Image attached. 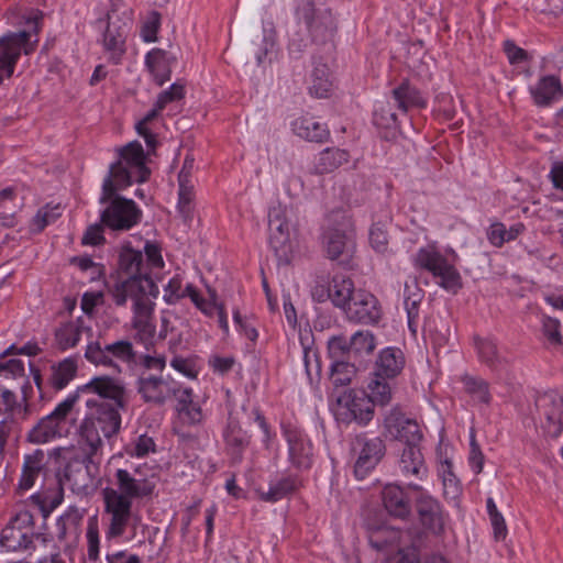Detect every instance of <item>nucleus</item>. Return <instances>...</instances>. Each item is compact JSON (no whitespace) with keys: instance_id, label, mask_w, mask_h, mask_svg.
Returning <instances> with one entry per match:
<instances>
[{"instance_id":"f257e3e1","label":"nucleus","mask_w":563,"mask_h":563,"mask_svg":"<svg viewBox=\"0 0 563 563\" xmlns=\"http://www.w3.org/2000/svg\"><path fill=\"white\" fill-rule=\"evenodd\" d=\"M150 147L145 153L141 143H126L117 150L119 159L110 165L109 173L102 184L100 203H108L101 212V222L115 231H128L136 225L142 211L132 199L115 195L118 190L129 187L133 181L145 183L151 170L146 166L151 151L158 143H146Z\"/></svg>"},{"instance_id":"f03ea898","label":"nucleus","mask_w":563,"mask_h":563,"mask_svg":"<svg viewBox=\"0 0 563 563\" xmlns=\"http://www.w3.org/2000/svg\"><path fill=\"white\" fill-rule=\"evenodd\" d=\"M155 483L144 476L139 468H118L113 474V486L102 490L106 538H121L129 526L136 527L140 516L133 511L134 500L153 495Z\"/></svg>"},{"instance_id":"7ed1b4c3","label":"nucleus","mask_w":563,"mask_h":563,"mask_svg":"<svg viewBox=\"0 0 563 563\" xmlns=\"http://www.w3.org/2000/svg\"><path fill=\"white\" fill-rule=\"evenodd\" d=\"M157 286L153 279H131L117 283L110 290L117 306H124L130 298L133 301L132 328L135 330L134 339L148 351L154 346L156 325L154 323V302L150 296H156Z\"/></svg>"},{"instance_id":"20e7f679","label":"nucleus","mask_w":563,"mask_h":563,"mask_svg":"<svg viewBox=\"0 0 563 563\" xmlns=\"http://www.w3.org/2000/svg\"><path fill=\"white\" fill-rule=\"evenodd\" d=\"M86 406L89 412L79 427V444L99 453L103 446L100 434L109 439L120 431V410L123 409L110 401L95 399H88Z\"/></svg>"},{"instance_id":"39448f33","label":"nucleus","mask_w":563,"mask_h":563,"mask_svg":"<svg viewBox=\"0 0 563 563\" xmlns=\"http://www.w3.org/2000/svg\"><path fill=\"white\" fill-rule=\"evenodd\" d=\"M85 456L69 461L58 478L57 488L53 495H36L42 511L47 515L53 511L63 500L62 484L67 483L74 492H82L92 486L99 471L98 453H92L90 448L85 445Z\"/></svg>"},{"instance_id":"423d86ee","label":"nucleus","mask_w":563,"mask_h":563,"mask_svg":"<svg viewBox=\"0 0 563 563\" xmlns=\"http://www.w3.org/2000/svg\"><path fill=\"white\" fill-rule=\"evenodd\" d=\"M131 26V13L125 10L123 0H110L101 34V45L110 63L121 64L126 53V38Z\"/></svg>"},{"instance_id":"0eeeda50","label":"nucleus","mask_w":563,"mask_h":563,"mask_svg":"<svg viewBox=\"0 0 563 563\" xmlns=\"http://www.w3.org/2000/svg\"><path fill=\"white\" fill-rule=\"evenodd\" d=\"M322 247L325 256L344 267L352 266L355 252L354 231L349 218L342 216L334 225H329L322 233Z\"/></svg>"},{"instance_id":"6e6552de","label":"nucleus","mask_w":563,"mask_h":563,"mask_svg":"<svg viewBox=\"0 0 563 563\" xmlns=\"http://www.w3.org/2000/svg\"><path fill=\"white\" fill-rule=\"evenodd\" d=\"M407 487L416 493L413 509L420 527L428 533L441 536L449 517L441 501L416 482H408Z\"/></svg>"},{"instance_id":"1a4fd4ad","label":"nucleus","mask_w":563,"mask_h":563,"mask_svg":"<svg viewBox=\"0 0 563 563\" xmlns=\"http://www.w3.org/2000/svg\"><path fill=\"white\" fill-rule=\"evenodd\" d=\"M373 401L362 389H347L336 397L334 416L343 424L367 426L374 417Z\"/></svg>"},{"instance_id":"9d476101","label":"nucleus","mask_w":563,"mask_h":563,"mask_svg":"<svg viewBox=\"0 0 563 563\" xmlns=\"http://www.w3.org/2000/svg\"><path fill=\"white\" fill-rule=\"evenodd\" d=\"M415 265L423 268L435 278L439 285L453 294L462 288V278L459 271L449 261L431 246L421 247L413 257Z\"/></svg>"},{"instance_id":"9b49d317","label":"nucleus","mask_w":563,"mask_h":563,"mask_svg":"<svg viewBox=\"0 0 563 563\" xmlns=\"http://www.w3.org/2000/svg\"><path fill=\"white\" fill-rule=\"evenodd\" d=\"M299 26L310 36L316 44H324L332 40L336 31L335 19L330 9H316L313 2L308 1L297 11Z\"/></svg>"},{"instance_id":"f8f14e48","label":"nucleus","mask_w":563,"mask_h":563,"mask_svg":"<svg viewBox=\"0 0 563 563\" xmlns=\"http://www.w3.org/2000/svg\"><path fill=\"white\" fill-rule=\"evenodd\" d=\"M135 387L145 404L161 407L168 400L176 399L184 386L170 375L142 374Z\"/></svg>"},{"instance_id":"ddd939ff","label":"nucleus","mask_w":563,"mask_h":563,"mask_svg":"<svg viewBox=\"0 0 563 563\" xmlns=\"http://www.w3.org/2000/svg\"><path fill=\"white\" fill-rule=\"evenodd\" d=\"M85 357L96 366L119 369L117 361L122 363L134 362L136 352L129 340H119L104 345L99 341H89L85 350Z\"/></svg>"},{"instance_id":"4468645a","label":"nucleus","mask_w":563,"mask_h":563,"mask_svg":"<svg viewBox=\"0 0 563 563\" xmlns=\"http://www.w3.org/2000/svg\"><path fill=\"white\" fill-rule=\"evenodd\" d=\"M78 400L77 394H70L59 402L47 416L43 417L27 433V440L32 443H46L60 435L62 424L73 410Z\"/></svg>"},{"instance_id":"2eb2a0df","label":"nucleus","mask_w":563,"mask_h":563,"mask_svg":"<svg viewBox=\"0 0 563 563\" xmlns=\"http://www.w3.org/2000/svg\"><path fill=\"white\" fill-rule=\"evenodd\" d=\"M352 451L357 454L354 473L356 477L363 478L384 456L385 444L378 437L367 438L366 434H360L352 442Z\"/></svg>"},{"instance_id":"dca6fc26","label":"nucleus","mask_w":563,"mask_h":563,"mask_svg":"<svg viewBox=\"0 0 563 563\" xmlns=\"http://www.w3.org/2000/svg\"><path fill=\"white\" fill-rule=\"evenodd\" d=\"M89 393L98 395L103 400L115 404L125 409L129 404L128 393L124 385L110 376L93 377L90 382L79 387L75 394ZM79 397V395H77Z\"/></svg>"},{"instance_id":"f3484780","label":"nucleus","mask_w":563,"mask_h":563,"mask_svg":"<svg viewBox=\"0 0 563 563\" xmlns=\"http://www.w3.org/2000/svg\"><path fill=\"white\" fill-rule=\"evenodd\" d=\"M344 311L349 320L363 324L376 323L382 317L377 298L364 289L356 290Z\"/></svg>"},{"instance_id":"a211bd4d","label":"nucleus","mask_w":563,"mask_h":563,"mask_svg":"<svg viewBox=\"0 0 563 563\" xmlns=\"http://www.w3.org/2000/svg\"><path fill=\"white\" fill-rule=\"evenodd\" d=\"M290 463L297 468H309L312 464V445L302 430L294 426L284 427Z\"/></svg>"},{"instance_id":"6ab92c4d","label":"nucleus","mask_w":563,"mask_h":563,"mask_svg":"<svg viewBox=\"0 0 563 563\" xmlns=\"http://www.w3.org/2000/svg\"><path fill=\"white\" fill-rule=\"evenodd\" d=\"M92 327L87 318L78 317L60 323L54 333L55 343L62 351L74 349L80 342L82 336L92 339Z\"/></svg>"},{"instance_id":"aec40b11","label":"nucleus","mask_w":563,"mask_h":563,"mask_svg":"<svg viewBox=\"0 0 563 563\" xmlns=\"http://www.w3.org/2000/svg\"><path fill=\"white\" fill-rule=\"evenodd\" d=\"M380 497L384 509L390 517L400 520L411 517L413 504L402 486L387 484L383 487Z\"/></svg>"},{"instance_id":"412c9836","label":"nucleus","mask_w":563,"mask_h":563,"mask_svg":"<svg viewBox=\"0 0 563 563\" xmlns=\"http://www.w3.org/2000/svg\"><path fill=\"white\" fill-rule=\"evenodd\" d=\"M538 404L544 417L542 423L544 432L552 438H558L563 431V398L544 395Z\"/></svg>"},{"instance_id":"4be33fe9","label":"nucleus","mask_w":563,"mask_h":563,"mask_svg":"<svg viewBox=\"0 0 563 563\" xmlns=\"http://www.w3.org/2000/svg\"><path fill=\"white\" fill-rule=\"evenodd\" d=\"M385 427L399 441L404 442L405 446H419L422 433L416 421L391 412L385 418Z\"/></svg>"},{"instance_id":"5701e85b","label":"nucleus","mask_w":563,"mask_h":563,"mask_svg":"<svg viewBox=\"0 0 563 563\" xmlns=\"http://www.w3.org/2000/svg\"><path fill=\"white\" fill-rule=\"evenodd\" d=\"M399 471L408 482H415V479L423 481L428 477V467L419 446L412 445L402 449Z\"/></svg>"},{"instance_id":"b1692460","label":"nucleus","mask_w":563,"mask_h":563,"mask_svg":"<svg viewBox=\"0 0 563 563\" xmlns=\"http://www.w3.org/2000/svg\"><path fill=\"white\" fill-rule=\"evenodd\" d=\"M405 355L400 349L386 347L378 354L375 362L374 377L393 379L405 366Z\"/></svg>"},{"instance_id":"393cba45","label":"nucleus","mask_w":563,"mask_h":563,"mask_svg":"<svg viewBox=\"0 0 563 563\" xmlns=\"http://www.w3.org/2000/svg\"><path fill=\"white\" fill-rule=\"evenodd\" d=\"M177 60L176 54L172 52L154 48L145 56V65L154 77L158 86H163L170 79V66Z\"/></svg>"},{"instance_id":"a878e982","label":"nucleus","mask_w":563,"mask_h":563,"mask_svg":"<svg viewBox=\"0 0 563 563\" xmlns=\"http://www.w3.org/2000/svg\"><path fill=\"white\" fill-rule=\"evenodd\" d=\"M474 346L479 361L490 369L500 371L507 365L508 360L494 339L474 336Z\"/></svg>"},{"instance_id":"bb28decb","label":"nucleus","mask_w":563,"mask_h":563,"mask_svg":"<svg viewBox=\"0 0 563 563\" xmlns=\"http://www.w3.org/2000/svg\"><path fill=\"white\" fill-rule=\"evenodd\" d=\"M530 93L536 104L544 107L559 100L563 96V88L559 77L547 75L530 88Z\"/></svg>"},{"instance_id":"cd10ccee","label":"nucleus","mask_w":563,"mask_h":563,"mask_svg":"<svg viewBox=\"0 0 563 563\" xmlns=\"http://www.w3.org/2000/svg\"><path fill=\"white\" fill-rule=\"evenodd\" d=\"M82 518L84 511L75 506H70L56 521V538L59 541L76 540Z\"/></svg>"},{"instance_id":"c85d7f7f","label":"nucleus","mask_w":563,"mask_h":563,"mask_svg":"<svg viewBox=\"0 0 563 563\" xmlns=\"http://www.w3.org/2000/svg\"><path fill=\"white\" fill-rule=\"evenodd\" d=\"M300 486V481L295 475H287L269 483L267 490L258 488L260 499L266 503H276L295 493Z\"/></svg>"},{"instance_id":"c756f323","label":"nucleus","mask_w":563,"mask_h":563,"mask_svg":"<svg viewBox=\"0 0 563 563\" xmlns=\"http://www.w3.org/2000/svg\"><path fill=\"white\" fill-rule=\"evenodd\" d=\"M46 465V454L43 450H35L31 454L24 456L22 475L19 487L23 490L30 489L35 479L44 472Z\"/></svg>"},{"instance_id":"7c9ffc66","label":"nucleus","mask_w":563,"mask_h":563,"mask_svg":"<svg viewBox=\"0 0 563 563\" xmlns=\"http://www.w3.org/2000/svg\"><path fill=\"white\" fill-rule=\"evenodd\" d=\"M177 400V410L183 423L189 426H198L203 421V412L201 407L192 400V389L183 387Z\"/></svg>"},{"instance_id":"2f4dec72","label":"nucleus","mask_w":563,"mask_h":563,"mask_svg":"<svg viewBox=\"0 0 563 563\" xmlns=\"http://www.w3.org/2000/svg\"><path fill=\"white\" fill-rule=\"evenodd\" d=\"M391 93L398 109L402 112H407L410 108H424L427 104L420 90L413 87L407 79L393 89Z\"/></svg>"},{"instance_id":"473e14b6","label":"nucleus","mask_w":563,"mask_h":563,"mask_svg":"<svg viewBox=\"0 0 563 563\" xmlns=\"http://www.w3.org/2000/svg\"><path fill=\"white\" fill-rule=\"evenodd\" d=\"M143 262L144 256L140 251L128 249L120 254V268L129 275L124 282L141 278L152 279Z\"/></svg>"},{"instance_id":"72a5a7b5","label":"nucleus","mask_w":563,"mask_h":563,"mask_svg":"<svg viewBox=\"0 0 563 563\" xmlns=\"http://www.w3.org/2000/svg\"><path fill=\"white\" fill-rule=\"evenodd\" d=\"M356 292L352 279L334 276L328 289V297L335 307L345 310Z\"/></svg>"},{"instance_id":"f704fd0d","label":"nucleus","mask_w":563,"mask_h":563,"mask_svg":"<svg viewBox=\"0 0 563 563\" xmlns=\"http://www.w3.org/2000/svg\"><path fill=\"white\" fill-rule=\"evenodd\" d=\"M295 134L306 141H324L329 137V131L312 117L297 119L292 123Z\"/></svg>"},{"instance_id":"c9c22d12","label":"nucleus","mask_w":563,"mask_h":563,"mask_svg":"<svg viewBox=\"0 0 563 563\" xmlns=\"http://www.w3.org/2000/svg\"><path fill=\"white\" fill-rule=\"evenodd\" d=\"M8 413H15L22 420H26L30 417L31 408L25 395L22 401H19L12 390L0 385V415Z\"/></svg>"},{"instance_id":"e433bc0d","label":"nucleus","mask_w":563,"mask_h":563,"mask_svg":"<svg viewBox=\"0 0 563 563\" xmlns=\"http://www.w3.org/2000/svg\"><path fill=\"white\" fill-rule=\"evenodd\" d=\"M350 158L347 151L331 146L323 150L314 164L316 173L327 174L331 173L342 164L346 163Z\"/></svg>"},{"instance_id":"4c0bfd02","label":"nucleus","mask_w":563,"mask_h":563,"mask_svg":"<svg viewBox=\"0 0 563 563\" xmlns=\"http://www.w3.org/2000/svg\"><path fill=\"white\" fill-rule=\"evenodd\" d=\"M49 384L56 390L65 388L77 373V362L74 357H67L51 367Z\"/></svg>"},{"instance_id":"58836bf2","label":"nucleus","mask_w":563,"mask_h":563,"mask_svg":"<svg viewBox=\"0 0 563 563\" xmlns=\"http://www.w3.org/2000/svg\"><path fill=\"white\" fill-rule=\"evenodd\" d=\"M14 527L5 526L0 536V545L7 551L26 550L33 542V537Z\"/></svg>"},{"instance_id":"ea45409f","label":"nucleus","mask_w":563,"mask_h":563,"mask_svg":"<svg viewBox=\"0 0 563 563\" xmlns=\"http://www.w3.org/2000/svg\"><path fill=\"white\" fill-rule=\"evenodd\" d=\"M332 88V81L330 79V70L325 64H317L311 74V95L318 98L328 97Z\"/></svg>"},{"instance_id":"a19ab883","label":"nucleus","mask_w":563,"mask_h":563,"mask_svg":"<svg viewBox=\"0 0 563 563\" xmlns=\"http://www.w3.org/2000/svg\"><path fill=\"white\" fill-rule=\"evenodd\" d=\"M185 174L180 177L179 190H178V211L181 214L183 219L188 222L191 221L194 217V207L192 200L195 197L194 194V185L191 180H186Z\"/></svg>"},{"instance_id":"79ce46f5","label":"nucleus","mask_w":563,"mask_h":563,"mask_svg":"<svg viewBox=\"0 0 563 563\" xmlns=\"http://www.w3.org/2000/svg\"><path fill=\"white\" fill-rule=\"evenodd\" d=\"M465 391L477 402L488 405L492 400L489 384L476 376L464 375L462 377Z\"/></svg>"},{"instance_id":"37998d69","label":"nucleus","mask_w":563,"mask_h":563,"mask_svg":"<svg viewBox=\"0 0 563 563\" xmlns=\"http://www.w3.org/2000/svg\"><path fill=\"white\" fill-rule=\"evenodd\" d=\"M388 379L375 377L369 384V399L373 401V408L375 405L386 406L390 402L393 396V387Z\"/></svg>"},{"instance_id":"c03bdc74","label":"nucleus","mask_w":563,"mask_h":563,"mask_svg":"<svg viewBox=\"0 0 563 563\" xmlns=\"http://www.w3.org/2000/svg\"><path fill=\"white\" fill-rule=\"evenodd\" d=\"M356 374L353 364L342 361H335L331 365L330 379L335 387L350 385Z\"/></svg>"},{"instance_id":"a18cd8bd","label":"nucleus","mask_w":563,"mask_h":563,"mask_svg":"<svg viewBox=\"0 0 563 563\" xmlns=\"http://www.w3.org/2000/svg\"><path fill=\"white\" fill-rule=\"evenodd\" d=\"M62 216L60 205H46L41 208L32 220V232L40 233L46 225L56 221Z\"/></svg>"},{"instance_id":"49530a36","label":"nucleus","mask_w":563,"mask_h":563,"mask_svg":"<svg viewBox=\"0 0 563 563\" xmlns=\"http://www.w3.org/2000/svg\"><path fill=\"white\" fill-rule=\"evenodd\" d=\"M224 439L229 446L236 449L239 452L247 446L250 438L242 430L239 422L232 418L229 419L227 430L224 432Z\"/></svg>"},{"instance_id":"de8ad7c7","label":"nucleus","mask_w":563,"mask_h":563,"mask_svg":"<svg viewBox=\"0 0 563 563\" xmlns=\"http://www.w3.org/2000/svg\"><path fill=\"white\" fill-rule=\"evenodd\" d=\"M422 300L421 290L418 287L411 291L408 285L405 286V309L407 311L408 323L415 324L419 317V307Z\"/></svg>"},{"instance_id":"09e8293b","label":"nucleus","mask_w":563,"mask_h":563,"mask_svg":"<svg viewBox=\"0 0 563 563\" xmlns=\"http://www.w3.org/2000/svg\"><path fill=\"white\" fill-rule=\"evenodd\" d=\"M350 345H352V351H354L355 353L369 354L374 351L376 343L372 332H369L368 330H361L356 331L350 338Z\"/></svg>"},{"instance_id":"8fccbe9b","label":"nucleus","mask_w":563,"mask_h":563,"mask_svg":"<svg viewBox=\"0 0 563 563\" xmlns=\"http://www.w3.org/2000/svg\"><path fill=\"white\" fill-rule=\"evenodd\" d=\"M185 82L178 80L174 82L167 90L162 91L156 99L157 108L164 109L168 103L181 100L185 97Z\"/></svg>"},{"instance_id":"3c124183","label":"nucleus","mask_w":563,"mask_h":563,"mask_svg":"<svg viewBox=\"0 0 563 563\" xmlns=\"http://www.w3.org/2000/svg\"><path fill=\"white\" fill-rule=\"evenodd\" d=\"M440 474L442 477L444 494L451 495V497L457 496L461 490V487L459 479L456 478L452 471V463L449 461L442 463Z\"/></svg>"},{"instance_id":"603ef678","label":"nucleus","mask_w":563,"mask_h":563,"mask_svg":"<svg viewBox=\"0 0 563 563\" xmlns=\"http://www.w3.org/2000/svg\"><path fill=\"white\" fill-rule=\"evenodd\" d=\"M87 555L90 561H97L99 558V530L98 523L95 518H91L87 527Z\"/></svg>"},{"instance_id":"864d4df0","label":"nucleus","mask_w":563,"mask_h":563,"mask_svg":"<svg viewBox=\"0 0 563 563\" xmlns=\"http://www.w3.org/2000/svg\"><path fill=\"white\" fill-rule=\"evenodd\" d=\"M170 366L190 379H196L199 373L196 361L191 357L174 355L170 360Z\"/></svg>"},{"instance_id":"5fc2aeb1","label":"nucleus","mask_w":563,"mask_h":563,"mask_svg":"<svg viewBox=\"0 0 563 563\" xmlns=\"http://www.w3.org/2000/svg\"><path fill=\"white\" fill-rule=\"evenodd\" d=\"M542 332L550 344L560 346L562 344V334L559 320L551 317L542 318Z\"/></svg>"},{"instance_id":"6e6d98bb","label":"nucleus","mask_w":563,"mask_h":563,"mask_svg":"<svg viewBox=\"0 0 563 563\" xmlns=\"http://www.w3.org/2000/svg\"><path fill=\"white\" fill-rule=\"evenodd\" d=\"M185 297L186 288L183 289L181 279L178 276L173 277L164 288V300L168 305H175Z\"/></svg>"},{"instance_id":"4d7b16f0","label":"nucleus","mask_w":563,"mask_h":563,"mask_svg":"<svg viewBox=\"0 0 563 563\" xmlns=\"http://www.w3.org/2000/svg\"><path fill=\"white\" fill-rule=\"evenodd\" d=\"M369 243L371 246L377 253H386L388 250V236L387 232L379 225L373 224L369 230Z\"/></svg>"},{"instance_id":"13d9d810","label":"nucleus","mask_w":563,"mask_h":563,"mask_svg":"<svg viewBox=\"0 0 563 563\" xmlns=\"http://www.w3.org/2000/svg\"><path fill=\"white\" fill-rule=\"evenodd\" d=\"M306 33L305 27L300 26L299 30L290 34L288 43V51L290 55L297 57L308 47V44L311 41L306 36Z\"/></svg>"},{"instance_id":"bf43d9fd","label":"nucleus","mask_w":563,"mask_h":563,"mask_svg":"<svg viewBox=\"0 0 563 563\" xmlns=\"http://www.w3.org/2000/svg\"><path fill=\"white\" fill-rule=\"evenodd\" d=\"M10 527H14L21 531H26L25 533L33 537V526H34V519L33 515L26 510H20L15 514V516L10 520L8 523Z\"/></svg>"},{"instance_id":"052dcab7","label":"nucleus","mask_w":563,"mask_h":563,"mask_svg":"<svg viewBox=\"0 0 563 563\" xmlns=\"http://www.w3.org/2000/svg\"><path fill=\"white\" fill-rule=\"evenodd\" d=\"M18 420H22L15 413H8L0 420V452L8 443L10 435L14 432Z\"/></svg>"},{"instance_id":"680f3d73","label":"nucleus","mask_w":563,"mask_h":563,"mask_svg":"<svg viewBox=\"0 0 563 563\" xmlns=\"http://www.w3.org/2000/svg\"><path fill=\"white\" fill-rule=\"evenodd\" d=\"M269 243L273 247L277 249L279 244L284 243L289 235L288 221L277 222L268 225Z\"/></svg>"},{"instance_id":"e2e57ef3","label":"nucleus","mask_w":563,"mask_h":563,"mask_svg":"<svg viewBox=\"0 0 563 563\" xmlns=\"http://www.w3.org/2000/svg\"><path fill=\"white\" fill-rule=\"evenodd\" d=\"M328 350L332 358H339L349 351H352V345H350V339L339 335L329 340Z\"/></svg>"},{"instance_id":"0e129e2a","label":"nucleus","mask_w":563,"mask_h":563,"mask_svg":"<svg viewBox=\"0 0 563 563\" xmlns=\"http://www.w3.org/2000/svg\"><path fill=\"white\" fill-rule=\"evenodd\" d=\"M303 363L306 367V373L310 380L313 377H319L321 373V365L316 351L310 349H305L303 351Z\"/></svg>"},{"instance_id":"69168bd1","label":"nucleus","mask_w":563,"mask_h":563,"mask_svg":"<svg viewBox=\"0 0 563 563\" xmlns=\"http://www.w3.org/2000/svg\"><path fill=\"white\" fill-rule=\"evenodd\" d=\"M504 52L511 65L523 63L529 58L527 51L517 46L511 40L504 42Z\"/></svg>"},{"instance_id":"338daca9","label":"nucleus","mask_w":563,"mask_h":563,"mask_svg":"<svg viewBox=\"0 0 563 563\" xmlns=\"http://www.w3.org/2000/svg\"><path fill=\"white\" fill-rule=\"evenodd\" d=\"M103 225L102 222L89 225L82 235L81 243L85 245L102 244L104 242Z\"/></svg>"},{"instance_id":"774afa93","label":"nucleus","mask_w":563,"mask_h":563,"mask_svg":"<svg viewBox=\"0 0 563 563\" xmlns=\"http://www.w3.org/2000/svg\"><path fill=\"white\" fill-rule=\"evenodd\" d=\"M161 15L158 12L153 11L151 19L142 26L141 35L145 42H155L157 40V32L159 29Z\"/></svg>"}]
</instances>
